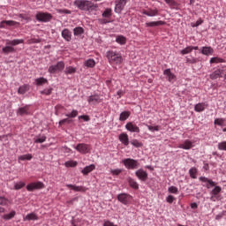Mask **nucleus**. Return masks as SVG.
Wrapping results in <instances>:
<instances>
[{
    "label": "nucleus",
    "mask_w": 226,
    "mask_h": 226,
    "mask_svg": "<svg viewBox=\"0 0 226 226\" xmlns=\"http://www.w3.org/2000/svg\"><path fill=\"white\" fill-rule=\"evenodd\" d=\"M74 6L83 11H94L98 10V4H94L89 0H76L74 1Z\"/></svg>",
    "instance_id": "obj_1"
},
{
    "label": "nucleus",
    "mask_w": 226,
    "mask_h": 226,
    "mask_svg": "<svg viewBox=\"0 0 226 226\" xmlns=\"http://www.w3.org/2000/svg\"><path fill=\"white\" fill-rule=\"evenodd\" d=\"M106 57L109 64H121L123 63V56L117 51L108 50L106 52Z\"/></svg>",
    "instance_id": "obj_2"
},
{
    "label": "nucleus",
    "mask_w": 226,
    "mask_h": 226,
    "mask_svg": "<svg viewBox=\"0 0 226 226\" xmlns=\"http://www.w3.org/2000/svg\"><path fill=\"white\" fill-rule=\"evenodd\" d=\"M20 43H24L23 39H14L12 41L6 40V46L2 49V52L4 54H11L15 52L16 45H20Z\"/></svg>",
    "instance_id": "obj_3"
},
{
    "label": "nucleus",
    "mask_w": 226,
    "mask_h": 226,
    "mask_svg": "<svg viewBox=\"0 0 226 226\" xmlns=\"http://www.w3.org/2000/svg\"><path fill=\"white\" fill-rule=\"evenodd\" d=\"M123 163L128 170H135V169H139V161L132 158H126L123 160Z\"/></svg>",
    "instance_id": "obj_4"
},
{
    "label": "nucleus",
    "mask_w": 226,
    "mask_h": 226,
    "mask_svg": "<svg viewBox=\"0 0 226 226\" xmlns=\"http://www.w3.org/2000/svg\"><path fill=\"white\" fill-rule=\"evenodd\" d=\"M35 19L38 22H50V20H52V14L49 12L39 11L35 15Z\"/></svg>",
    "instance_id": "obj_5"
},
{
    "label": "nucleus",
    "mask_w": 226,
    "mask_h": 226,
    "mask_svg": "<svg viewBox=\"0 0 226 226\" xmlns=\"http://www.w3.org/2000/svg\"><path fill=\"white\" fill-rule=\"evenodd\" d=\"M64 70V62L60 61L55 65H50L48 69L49 73H59Z\"/></svg>",
    "instance_id": "obj_6"
},
{
    "label": "nucleus",
    "mask_w": 226,
    "mask_h": 226,
    "mask_svg": "<svg viewBox=\"0 0 226 226\" xmlns=\"http://www.w3.org/2000/svg\"><path fill=\"white\" fill-rule=\"evenodd\" d=\"M75 149L81 154H87V153H91V146L85 143L78 144L75 147Z\"/></svg>",
    "instance_id": "obj_7"
},
{
    "label": "nucleus",
    "mask_w": 226,
    "mask_h": 226,
    "mask_svg": "<svg viewBox=\"0 0 226 226\" xmlns=\"http://www.w3.org/2000/svg\"><path fill=\"white\" fill-rule=\"evenodd\" d=\"M132 195L128 193H120L117 195V200L118 202H121V204H124V206H128L132 200Z\"/></svg>",
    "instance_id": "obj_8"
},
{
    "label": "nucleus",
    "mask_w": 226,
    "mask_h": 226,
    "mask_svg": "<svg viewBox=\"0 0 226 226\" xmlns=\"http://www.w3.org/2000/svg\"><path fill=\"white\" fill-rule=\"evenodd\" d=\"M130 0H116L115 1V13H121L124 7L126 6V3Z\"/></svg>",
    "instance_id": "obj_9"
},
{
    "label": "nucleus",
    "mask_w": 226,
    "mask_h": 226,
    "mask_svg": "<svg viewBox=\"0 0 226 226\" xmlns=\"http://www.w3.org/2000/svg\"><path fill=\"white\" fill-rule=\"evenodd\" d=\"M41 188H43V183L41 182L31 183L26 185L27 192H34V190H41Z\"/></svg>",
    "instance_id": "obj_10"
},
{
    "label": "nucleus",
    "mask_w": 226,
    "mask_h": 226,
    "mask_svg": "<svg viewBox=\"0 0 226 226\" xmlns=\"http://www.w3.org/2000/svg\"><path fill=\"white\" fill-rule=\"evenodd\" d=\"M135 176L139 179V181H147V171L143 169H139L135 171Z\"/></svg>",
    "instance_id": "obj_11"
},
{
    "label": "nucleus",
    "mask_w": 226,
    "mask_h": 226,
    "mask_svg": "<svg viewBox=\"0 0 226 226\" xmlns=\"http://www.w3.org/2000/svg\"><path fill=\"white\" fill-rule=\"evenodd\" d=\"M125 128L128 132H132L133 133H140V128H139L137 124H134L133 122H128L125 124Z\"/></svg>",
    "instance_id": "obj_12"
},
{
    "label": "nucleus",
    "mask_w": 226,
    "mask_h": 226,
    "mask_svg": "<svg viewBox=\"0 0 226 226\" xmlns=\"http://www.w3.org/2000/svg\"><path fill=\"white\" fill-rule=\"evenodd\" d=\"M31 106L29 105H26L24 107L19 108L17 110V114L18 116H29V114H31V111L29 110Z\"/></svg>",
    "instance_id": "obj_13"
},
{
    "label": "nucleus",
    "mask_w": 226,
    "mask_h": 226,
    "mask_svg": "<svg viewBox=\"0 0 226 226\" xmlns=\"http://www.w3.org/2000/svg\"><path fill=\"white\" fill-rule=\"evenodd\" d=\"M88 103H90L91 105H98V103H102V99L98 94L90 95L88 97Z\"/></svg>",
    "instance_id": "obj_14"
},
{
    "label": "nucleus",
    "mask_w": 226,
    "mask_h": 226,
    "mask_svg": "<svg viewBox=\"0 0 226 226\" xmlns=\"http://www.w3.org/2000/svg\"><path fill=\"white\" fill-rule=\"evenodd\" d=\"M20 23L13 20H3L0 22V28L4 29L6 26H19Z\"/></svg>",
    "instance_id": "obj_15"
},
{
    "label": "nucleus",
    "mask_w": 226,
    "mask_h": 226,
    "mask_svg": "<svg viewBox=\"0 0 226 226\" xmlns=\"http://www.w3.org/2000/svg\"><path fill=\"white\" fill-rule=\"evenodd\" d=\"M143 15H147V17H156L158 15V9H148L142 11Z\"/></svg>",
    "instance_id": "obj_16"
},
{
    "label": "nucleus",
    "mask_w": 226,
    "mask_h": 226,
    "mask_svg": "<svg viewBox=\"0 0 226 226\" xmlns=\"http://www.w3.org/2000/svg\"><path fill=\"white\" fill-rule=\"evenodd\" d=\"M62 37L65 41H72V32L68 28H65L62 31Z\"/></svg>",
    "instance_id": "obj_17"
},
{
    "label": "nucleus",
    "mask_w": 226,
    "mask_h": 226,
    "mask_svg": "<svg viewBox=\"0 0 226 226\" xmlns=\"http://www.w3.org/2000/svg\"><path fill=\"white\" fill-rule=\"evenodd\" d=\"M120 142H122V144H124V146H128V144H130V139L128 138V134L127 133H121L118 137Z\"/></svg>",
    "instance_id": "obj_18"
},
{
    "label": "nucleus",
    "mask_w": 226,
    "mask_h": 226,
    "mask_svg": "<svg viewBox=\"0 0 226 226\" xmlns=\"http://www.w3.org/2000/svg\"><path fill=\"white\" fill-rule=\"evenodd\" d=\"M67 188H71L72 190H73L74 192H87V188L84 187V186H78V185H66Z\"/></svg>",
    "instance_id": "obj_19"
},
{
    "label": "nucleus",
    "mask_w": 226,
    "mask_h": 226,
    "mask_svg": "<svg viewBox=\"0 0 226 226\" xmlns=\"http://www.w3.org/2000/svg\"><path fill=\"white\" fill-rule=\"evenodd\" d=\"M221 77H223V71L220 69L215 71L212 74H210V79L212 80H216V79H220Z\"/></svg>",
    "instance_id": "obj_20"
},
{
    "label": "nucleus",
    "mask_w": 226,
    "mask_h": 226,
    "mask_svg": "<svg viewBox=\"0 0 226 226\" xmlns=\"http://www.w3.org/2000/svg\"><path fill=\"white\" fill-rule=\"evenodd\" d=\"M178 147L179 149H185V150L192 149V147H193V143H192V141L187 139L183 144H180Z\"/></svg>",
    "instance_id": "obj_21"
},
{
    "label": "nucleus",
    "mask_w": 226,
    "mask_h": 226,
    "mask_svg": "<svg viewBox=\"0 0 226 226\" xmlns=\"http://www.w3.org/2000/svg\"><path fill=\"white\" fill-rule=\"evenodd\" d=\"M163 74L166 75V77H168L169 82H174V80H176V75H174V73L170 72V69H166L163 72Z\"/></svg>",
    "instance_id": "obj_22"
},
{
    "label": "nucleus",
    "mask_w": 226,
    "mask_h": 226,
    "mask_svg": "<svg viewBox=\"0 0 226 226\" xmlns=\"http://www.w3.org/2000/svg\"><path fill=\"white\" fill-rule=\"evenodd\" d=\"M164 21H151L145 24L146 27H158V26H163Z\"/></svg>",
    "instance_id": "obj_23"
},
{
    "label": "nucleus",
    "mask_w": 226,
    "mask_h": 226,
    "mask_svg": "<svg viewBox=\"0 0 226 226\" xmlns=\"http://www.w3.org/2000/svg\"><path fill=\"white\" fill-rule=\"evenodd\" d=\"M206 107H207V104L200 102L194 106V110L196 112H204V110H206Z\"/></svg>",
    "instance_id": "obj_24"
},
{
    "label": "nucleus",
    "mask_w": 226,
    "mask_h": 226,
    "mask_svg": "<svg viewBox=\"0 0 226 226\" xmlns=\"http://www.w3.org/2000/svg\"><path fill=\"white\" fill-rule=\"evenodd\" d=\"M96 169V166H94V164H90L89 166L85 167L82 170V174H84V176H87V174H89V172H93V170H94Z\"/></svg>",
    "instance_id": "obj_25"
},
{
    "label": "nucleus",
    "mask_w": 226,
    "mask_h": 226,
    "mask_svg": "<svg viewBox=\"0 0 226 226\" xmlns=\"http://www.w3.org/2000/svg\"><path fill=\"white\" fill-rule=\"evenodd\" d=\"M34 220H38V215H36L34 213H30L23 218V222H31Z\"/></svg>",
    "instance_id": "obj_26"
},
{
    "label": "nucleus",
    "mask_w": 226,
    "mask_h": 226,
    "mask_svg": "<svg viewBox=\"0 0 226 226\" xmlns=\"http://www.w3.org/2000/svg\"><path fill=\"white\" fill-rule=\"evenodd\" d=\"M29 91V85H23L19 87L18 94H26Z\"/></svg>",
    "instance_id": "obj_27"
},
{
    "label": "nucleus",
    "mask_w": 226,
    "mask_h": 226,
    "mask_svg": "<svg viewBox=\"0 0 226 226\" xmlns=\"http://www.w3.org/2000/svg\"><path fill=\"white\" fill-rule=\"evenodd\" d=\"M36 86H44V84H49V80L43 77L35 79Z\"/></svg>",
    "instance_id": "obj_28"
},
{
    "label": "nucleus",
    "mask_w": 226,
    "mask_h": 226,
    "mask_svg": "<svg viewBox=\"0 0 226 226\" xmlns=\"http://www.w3.org/2000/svg\"><path fill=\"white\" fill-rule=\"evenodd\" d=\"M201 54L204 56H211L213 54V49L211 47H203L201 49Z\"/></svg>",
    "instance_id": "obj_29"
},
{
    "label": "nucleus",
    "mask_w": 226,
    "mask_h": 226,
    "mask_svg": "<svg viewBox=\"0 0 226 226\" xmlns=\"http://www.w3.org/2000/svg\"><path fill=\"white\" fill-rule=\"evenodd\" d=\"M200 181H201V183H208L210 186H216V182H214L213 180L208 179L206 177H200Z\"/></svg>",
    "instance_id": "obj_30"
},
{
    "label": "nucleus",
    "mask_w": 226,
    "mask_h": 226,
    "mask_svg": "<svg viewBox=\"0 0 226 226\" xmlns=\"http://www.w3.org/2000/svg\"><path fill=\"white\" fill-rule=\"evenodd\" d=\"M131 114L132 113L130 111H123L120 114L119 121H126V119H128V117H130Z\"/></svg>",
    "instance_id": "obj_31"
},
{
    "label": "nucleus",
    "mask_w": 226,
    "mask_h": 226,
    "mask_svg": "<svg viewBox=\"0 0 226 226\" xmlns=\"http://www.w3.org/2000/svg\"><path fill=\"white\" fill-rule=\"evenodd\" d=\"M77 69L73 66H68L64 70L65 75H73V73H76Z\"/></svg>",
    "instance_id": "obj_32"
},
{
    "label": "nucleus",
    "mask_w": 226,
    "mask_h": 226,
    "mask_svg": "<svg viewBox=\"0 0 226 226\" xmlns=\"http://www.w3.org/2000/svg\"><path fill=\"white\" fill-rule=\"evenodd\" d=\"M192 52H193V46H187L180 51V54H182V56H186V54H192Z\"/></svg>",
    "instance_id": "obj_33"
},
{
    "label": "nucleus",
    "mask_w": 226,
    "mask_h": 226,
    "mask_svg": "<svg viewBox=\"0 0 226 226\" xmlns=\"http://www.w3.org/2000/svg\"><path fill=\"white\" fill-rule=\"evenodd\" d=\"M117 43H119V45H125L126 44V37L123 35H118L116 38Z\"/></svg>",
    "instance_id": "obj_34"
},
{
    "label": "nucleus",
    "mask_w": 226,
    "mask_h": 226,
    "mask_svg": "<svg viewBox=\"0 0 226 226\" xmlns=\"http://www.w3.org/2000/svg\"><path fill=\"white\" fill-rule=\"evenodd\" d=\"M128 183L131 188H133L134 190H139V184L135 180H133V178H129Z\"/></svg>",
    "instance_id": "obj_35"
},
{
    "label": "nucleus",
    "mask_w": 226,
    "mask_h": 226,
    "mask_svg": "<svg viewBox=\"0 0 226 226\" xmlns=\"http://www.w3.org/2000/svg\"><path fill=\"white\" fill-rule=\"evenodd\" d=\"M197 168L193 167L189 170V174L192 179H197Z\"/></svg>",
    "instance_id": "obj_36"
},
{
    "label": "nucleus",
    "mask_w": 226,
    "mask_h": 226,
    "mask_svg": "<svg viewBox=\"0 0 226 226\" xmlns=\"http://www.w3.org/2000/svg\"><path fill=\"white\" fill-rule=\"evenodd\" d=\"M102 17L104 19H109V17H112V9L107 8L102 13Z\"/></svg>",
    "instance_id": "obj_37"
},
{
    "label": "nucleus",
    "mask_w": 226,
    "mask_h": 226,
    "mask_svg": "<svg viewBox=\"0 0 226 226\" xmlns=\"http://www.w3.org/2000/svg\"><path fill=\"white\" fill-rule=\"evenodd\" d=\"M74 36H80V34H84V28L81 26L75 27L73 29Z\"/></svg>",
    "instance_id": "obj_38"
},
{
    "label": "nucleus",
    "mask_w": 226,
    "mask_h": 226,
    "mask_svg": "<svg viewBox=\"0 0 226 226\" xmlns=\"http://www.w3.org/2000/svg\"><path fill=\"white\" fill-rule=\"evenodd\" d=\"M96 62H94V59H88L85 62V66H87V68H94Z\"/></svg>",
    "instance_id": "obj_39"
},
{
    "label": "nucleus",
    "mask_w": 226,
    "mask_h": 226,
    "mask_svg": "<svg viewBox=\"0 0 226 226\" xmlns=\"http://www.w3.org/2000/svg\"><path fill=\"white\" fill-rule=\"evenodd\" d=\"M15 215H16V212L15 211H11V213L9 214H5L2 216V218L4 220H11V218H14L15 217Z\"/></svg>",
    "instance_id": "obj_40"
},
{
    "label": "nucleus",
    "mask_w": 226,
    "mask_h": 226,
    "mask_svg": "<svg viewBox=\"0 0 226 226\" xmlns=\"http://www.w3.org/2000/svg\"><path fill=\"white\" fill-rule=\"evenodd\" d=\"M47 140V136L41 135L39 136L37 139H34L35 144H43Z\"/></svg>",
    "instance_id": "obj_41"
},
{
    "label": "nucleus",
    "mask_w": 226,
    "mask_h": 226,
    "mask_svg": "<svg viewBox=\"0 0 226 226\" xmlns=\"http://www.w3.org/2000/svg\"><path fill=\"white\" fill-rule=\"evenodd\" d=\"M52 91H54V88H45L44 90L41 91V94H45V96H50L52 94Z\"/></svg>",
    "instance_id": "obj_42"
},
{
    "label": "nucleus",
    "mask_w": 226,
    "mask_h": 226,
    "mask_svg": "<svg viewBox=\"0 0 226 226\" xmlns=\"http://www.w3.org/2000/svg\"><path fill=\"white\" fill-rule=\"evenodd\" d=\"M225 124V118H216L214 121V124H217V126H223Z\"/></svg>",
    "instance_id": "obj_43"
},
{
    "label": "nucleus",
    "mask_w": 226,
    "mask_h": 226,
    "mask_svg": "<svg viewBox=\"0 0 226 226\" xmlns=\"http://www.w3.org/2000/svg\"><path fill=\"white\" fill-rule=\"evenodd\" d=\"M19 160H21V162H24L26 160H33V155L31 154H26L24 155H21L19 157Z\"/></svg>",
    "instance_id": "obj_44"
},
{
    "label": "nucleus",
    "mask_w": 226,
    "mask_h": 226,
    "mask_svg": "<svg viewBox=\"0 0 226 226\" xmlns=\"http://www.w3.org/2000/svg\"><path fill=\"white\" fill-rule=\"evenodd\" d=\"M217 149H219V151H226V141L219 142L217 145Z\"/></svg>",
    "instance_id": "obj_45"
},
{
    "label": "nucleus",
    "mask_w": 226,
    "mask_h": 226,
    "mask_svg": "<svg viewBox=\"0 0 226 226\" xmlns=\"http://www.w3.org/2000/svg\"><path fill=\"white\" fill-rule=\"evenodd\" d=\"M166 4H168L170 6V8H176V6H177V4L176 3V1L174 0H164Z\"/></svg>",
    "instance_id": "obj_46"
},
{
    "label": "nucleus",
    "mask_w": 226,
    "mask_h": 226,
    "mask_svg": "<svg viewBox=\"0 0 226 226\" xmlns=\"http://www.w3.org/2000/svg\"><path fill=\"white\" fill-rule=\"evenodd\" d=\"M72 123H73V120L70 119V118H64L63 120H61L59 122V125L60 126H63V124H72Z\"/></svg>",
    "instance_id": "obj_47"
},
{
    "label": "nucleus",
    "mask_w": 226,
    "mask_h": 226,
    "mask_svg": "<svg viewBox=\"0 0 226 226\" xmlns=\"http://www.w3.org/2000/svg\"><path fill=\"white\" fill-rule=\"evenodd\" d=\"M218 64V63H223V59L222 58H220V57H212L210 59V64Z\"/></svg>",
    "instance_id": "obj_48"
},
{
    "label": "nucleus",
    "mask_w": 226,
    "mask_h": 226,
    "mask_svg": "<svg viewBox=\"0 0 226 226\" xmlns=\"http://www.w3.org/2000/svg\"><path fill=\"white\" fill-rule=\"evenodd\" d=\"M79 116V111L77 109H73L70 114H65L66 117H77Z\"/></svg>",
    "instance_id": "obj_49"
},
{
    "label": "nucleus",
    "mask_w": 226,
    "mask_h": 226,
    "mask_svg": "<svg viewBox=\"0 0 226 226\" xmlns=\"http://www.w3.org/2000/svg\"><path fill=\"white\" fill-rule=\"evenodd\" d=\"M147 127L148 128L149 132H160V125H148L147 124Z\"/></svg>",
    "instance_id": "obj_50"
},
{
    "label": "nucleus",
    "mask_w": 226,
    "mask_h": 226,
    "mask_svg": "<svg viewBox=\"0 0 226 226\" xmlns=\"http://www.w3.org/2000/svg\"><path fill=\"white\" fill-rule=\"evenodd\" d=\"M131 144L134 146V147H142V143H140L139 139H132Z\"/></svg>",
    "instance_id": "obj_51"
},
{
    "label": "nucleus",
    "mask_w": 226,
    "mask_h": 226,
    "mask_svg": "<svg viewBox=\"0 0 226 226\" xmlns=\"http://www.w3.org/2000/svg\"><path fill=\"white\" fill-rule=\"evenodd\" d=\"M24 186H26V183L19 182V183L15 184L14 189L15 190H22V188H24Z\"/></svg>",
    "instance_id": "obj_52"
},
{
    "label": "nucleus",
    "mask_w": 226,
    "mask_h": 226,
    "mask_svg": "<svg viewBox=\"0 0 226 226\" xmlns=\"http://www.w3.org/2000/svg\"><path fill=\"white\" fill-rule=\"evenodd\" d=\"M56 11H57V13H65V15L72 14V11H70L68 9H57Z\"/></svg>",
    "instance_id": "obj_53"
},
{
    "label": "nucleus",
    "mask_w": 226,
    "mask_h": 226,
    "mask_svg": "<svg viewBox=\"0 0 226 226\" xmlns=\"http://www.w3.org/2000/svg\"><path fill=\"white\" fill-rule=\"evenodd\" d=\"M222 192V187L220 186H215L214 190H212V195H218Z\"/></svg>",
    "instance_id": "obj_54"
},
{
    "label": "nucleus",
    "mask_w": 226,
    "mask_h": 226,
    "mask_svg": "<svg viewBox=\"0 0 226 226\" xmlns=\"http://www.w3.org/2000/svg\"><path fill=\"white\" fill-rule=\"evenodd\" d=\"M9 200L8 199L3 197V196H0V205L1 206H6L8 204Z\"/></svg>",
    "instance_id": "obj_55"
},
{
    "label": "nucleus",
    "mask_w": 226,
    "mask_h": 226,
    "mask_svg": "<svg viewBox=\"0 0 226 226\" xmlns=\"http://www.w3.org/2000/svg\"><path fill=\"white\" fill-rule=\"evenodd\" d=\"M65 167H77V162L68 161L65 162Z\"/></svg>",
    "instance_id": "obj_56"
},
{
    "label": "nucleus",
    "mask_w": 226,
    "mask_h": 226,
    "mask_svg": "<svg viewBox=\"0 0 226 226\" xmlns=\"http://www.w3.org/2000/svg\"><path fill=\"white\" fill-rule=\"evenodd\" d=\"M204 24V20L202 19H200L196 21V24H192V27H199V26Z\"/></svg>",
    "instance_id": "obj_57"
},
{
    "label": "nucleus",
    "mask_w": 226,
    "mask_h": 226,
    "mask_svg": "<svg viewBox=\"0 0 226 226\" xmlns=\"http://www.w3.org/2000/svg\"><path fill=\"white\" fill-rule=\"evenodd\" d=\"M79 119H83L86 123H87L88 121H91V118L89 117L88 115L79 116Z\"/></svg>",
    "instance_id": "obj_58"
},
{
    "label": "nucleus",
    "mask_w": 226,
    "mask_h": 226,
    "mask_svg": "<svg viewBox=\"0 0 226 226\" xmlns=\"http://www.w3.org/2000/svg\"><path fill=\"white\" fill-rule=\"evenodd\" d=\"M168 192H170V193H177L178 190L176 186H170L169 187Z\"/></svg>",
    "instance_id": "obj_59"
},
{
    "label": "nucleus",
    "mask_w": 226,
    "mask_h": 226,
    "mask_svg": "<svg viewBox=\"0 0 226 226\" xmlns=\"http://www.w3.org/2000/svg\"><path fill=\"white\" fill-rule=\"evenodd\" d=\"M110 172L113 176H119L123 172V170H111Z\"/></svg>",
    "instance_id": "obj_60"
},
{
    "label": "nucleus",
    "mask_w": 226,
    "mask_h": 226,
    "mask_svg": "<svg viewBox=\"0 0 226 226\" xmlns=\"http://www.w3.org/2000/svg\"><path fill=\"white\" fill-rule=\"evenodd\" d=\"M186 63H190V64H195V63H197V58H195V57H192V58L186 57Z\"/></svg>",
    "instance_id": "obj_61"
},
{
    "label": "nucleus",
    "mask_w": 226,
    "mask_h": 226,
    "mask_svg": "<svg viewBox=\"0 0 226 226\" xmlns=\"http://www.w3.org/2000/svg\"><path fill=\"white\" fill-rule=\"evenodd\" d=\"M19 19H21V20H26V22H29V20H31V18H29L24 14H19Z\"/></svg>",
    "instance_id": "obj_62"
},
{
    "label": "nucleus",
    "mask_w": 226,
    "mask_h": 226,
    "mask_svg": "<svg viewBox=\"0 0 226 226\" xmlns=\"http://www.w3.org/2000/svg\"><path fill=\"white\" fill-rule=\"evenodd\" d=\"M78 201H79V198L76 197V198H72V200H68V201H67V204H69V205H71V206H73V204H74L75 202H78Z\"/></svg>",
    "instance_id": "obj_63"
},
{
    "label": "nucleus",
    "mask_w": 226,
    "mask_h": 226,
    "mask_svg": "<svg viewBox=\"0 0 226 226\" xmlns=\"http://www.w3.org/2000/svg\"><path fill=\"white\" fill-rule=\"evenodd\" d=\"M166 200H167V202H169V204H172V202H174V200H175V198L172 195H169L167 197Z\"/></svg>",
    "instance_id": "obj_64"
}]
</instances>
